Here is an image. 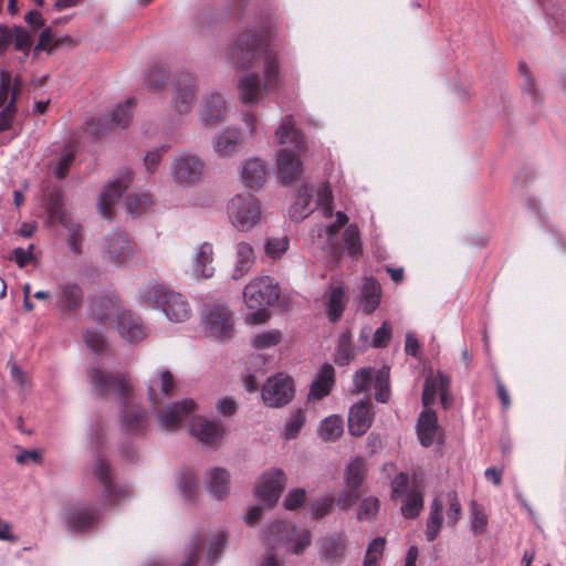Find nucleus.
<instances>
[{
    "mask_svg": "<svg viewBox=\"0 0 566 566\" xmlns=\"http://www.w3.org/2000/svg\"><path fill=\"white\" fill-rule=\"evenodd\" d=\"M311 533L307 530H296L287 522L275 521L263 534V541L272 547L284 545L294 554H301L311 544Z\"/></svg>",
    "mask_w": 566,
    "mask_h": 566,
    "instance_id": "10",
    "label": "nucleus"
},
{
    "mask_svg": "<svg viewBox=\"0 0 566 566\" xmlns=\"http://www.w3.org/2000/svg\"><path fill=\"white\" fill-rule=\"evenodd\" d=\"M101 254L107 263L125 269L130 266L135 260L137 247L126 232L114 230L103 238Z\"/></svg>",
    "mask_w": 566,
    "mask_h": 566,
    "instance_id": "8",
    "label": "nucleus"
},
{
    "mask_svg": "<svg viewBox=\"0 0 566 566\" xmlns=\"http://www.w3.org/2000/svg\"><path fill=\"white\" fill-rule=\"evenodd\" d=\"M132 180V170L124 169L108 181L101 192L97 202V209L102 217L107 220L113 218L115 207L120 201L123 193L127 190Z\"/></svg>",
    "mask_w": 566,
    "mask_h": 566,
    "instance_id": "14",
    "label": "nucleus"
},
{
    "mask_svg": "<svg viewBox=\"0 0 566 566\" xmlns=\"http://www.w3.org/2000/svg\"><path fill=\"white\" fill-rule=\"evenodd\" d=\"M88 380L98 395L115 394L125 397L128 384L123 375H113L98 366H92L87 371Z\"/></svg>",
    "mask_w": 566,
    "mask_h": 566,
    "instance_id": "18",
    "label": "nucleus"
},
{
    "mask_svg": "<svg viewBox=\"0 0 566 566\" xmlns=\"http://www.w3.org/2000/svg\"><path fill=\"white\" fill-rule=\"evenodd\" d=\"M439 433L438 419L434 411L424 409L420 412L417 422V436L423 447H430Z\"/></svg>",
    "mask_w": 566,
    "mask_h": 566,
    "instance_id": "33",
    "label": "nucleus"
},
{
    "mask_svg": "<svg viewBox=\"0 0 566 566\" xmlns=\"http://www.w3.org/2000/svg\"><path fill=\"white\" fill-rule=\"evenodd\" d=\"M201 328L209 338L228 340L234 335L233 313L222 302H208L201 313Z\"/></svg>",
    "mask_w": 566,
    "mask_h": 566,
    "instance_id": "7",
    "label": "nucleus"
},
{
    "mask_svg": "<svg viewBox=\"0 0 566 566\" xmlns=\"http://www.w3.org/2000/svg\"><path fill=\"white\" fill-rule=\"evenodd\" d=\"M275 27L273 19L263 20L258 27H248L228 48L227 57L239 69L252 67L263 54L264 81L254 72H247L238 80V97L242 104H258L282 85L279 55L270 48L276 34Z\"/></svg>",
    "mask_w": 566,
    "mask_h": 566,
    "instance_id": "2",
    "label": "nucleus"
},
{
    "mask_svg": "<svg viewBox=\"0 0 566 566\" xmlns=\"http://www.w3.org/2000/svg\"><path fill=\"white\" fill-rule=\"evenodd\" d=\"M91 469L93 475L103 486V501L105 505H119L132 497L129 485L113 479L111 467L103 454L97 453L95 455Z\"/></svg>",
    "mask_w": 566,
    "mask_h": 566,
    "instance_id": "9",
    "label": "nucleus"
},
{
    "mask_svg": "<svg viewBox=\"0 0 566 566\" xmlns=\"http://www.w3.org/2000/svg\"><path fill=\"white\" fill-rule=\"evenodd\" d=\"M268 177V167L264 160L259 157L249 158L240 169V179L244 187L252 190L260 189Z\"/></svg>",
    "mask_w": 566,
    "mask_h": 566,
    "instance_id": "28",
    "label": "nucleus"
},
{
    "mask_svg": "<svg viewBox=\"0 0 566 566\" xmlns=\"http://www.w3.org/2000/svg\"><path fill=\"white\" fill-rule=\"evenodd\" d=\"M227 216L235 230L248 232L261 223V203L249 192L238 193L228 201Z\"/></svg>",
    "mask_w": 566,
    "mask_h": 566,
    "instance_id": "6",
    "label": "nucleus"
},
{
    "mask_svg": "<svg viewBox=\"0 0 566 566\" xmlns=\"http://www.w3.org/2000/svg\"><path fill=\"white\" fill-rule=\"evenodd\" d=\"M444 500L448 504L447 518L448 524L453 526L460 520L461 505L454 491H449L444 495Z\"/></svg>",
    "mask_w": 566,
    "mask_h": 566,
    "instance_id": "55",
    "label": "nucleus"
},
{
    "mask_svg": "<svg viewBox=\"0 0 566 566\" xmlns=\"http://www.w3.org/2000/svg\"><path fill=\"white\" fill-rule=\"evenodd\" d=\"M304 422L305 416L303 411L300 409L294 411L285 423L284 438L287 440L295 438L302 429Z\"/></svg>",
    "mask_w": 566,
    "mask_h": 566,
    "instance_id": "56",
    "label": "nucleus"
},
{
    "mask_svg": "<svg viewBox=\"0 0 566 566\" xmlns=\"http://www.w3.org/2000/svg\"><path fill=\"white\" fill-rule=\"evenodd\" d=\"M318 437L327 442L337 440L343 433V420L337 415L323 419L318 427Z\"/></svg>",
    "mask_w": 566,
    "mask_h": 566,
    "instance_id": "43",
    "label": "nucleus"
},
{
    "mask_svg": "<svg viewBox=\"0 0 566 566\" xmlns=\"http://www.w3.org/2000/svg\"><path fill=\"white\" fill-rule=\"evenodd\" d=\"M281 340L282 334L280 331H264L252 337L251 346L255 349H268L276 346Z\"/></svg>",
    "mask_w": 566,
    "mask_h": 566,
    "instance_id": "49",
    "label": "nucleus"
},
{
    "mask_svg": "<svg viewBox=\"0 0 566 566\" xmlns=\"http://www.w3.org/2000/svg\"><path fill=\"white\" fill-rule=\"evenodd\" d=\"M290 239L286 235L270 237L264 242V252L272 260H277L287 251Z\"/></svg>",
    "mask_w": 566,
    "mask_h": 566,
    "instance_id": "48",
    "label": "nucleus"
},
{
    "mask_svg": "<svg viewBox=\"0 0 566 566\" xmlns=\"http://www.w3.org/2000/svg\"><path fill=\"white\" fill-rule=\"evenodd\" d=\"M123 431L127 433H142L147 427L145 411L133 401H127L120 409L119 415Z\"/></svg>",
    "mask_w": 566,
    "mask_h": 566,
    "instance_id": "30",
    "label": "nucleus"
},
{
    "mask_svg": "<svg viewBox=\"0 0 566 566\" xmlns=\"http://www.w3.org/2000/svg\"><path fill=\"white\" fill-rule=\"evenodd\" d=\"M450 386V379L442 374L436 376H428L424 380L422 391V403L427 409L436 400L437 394H439L444 387Z\"/></svg>",
    "mask_w": 566,
    "mask_h": 566,
    "instance_id": "39",
    "label": "nucleus"
},
{
    "mask_svg": "<svg viewBox=\"0 0 566 566\" xmlns=\"http://www.w3.org/2000/svg\"><path fill=\"white\" fill-rule=\"evenodd\" d=\"M365 478V463L361 459L350 460L346 467L345 483L347 489H358Z\"/></svg>",
    "mask_w": 566,
    "mask_h": 566,
    "instance_id": "44",
    "label": "nucleus"
},
{
    "mask_svg": "<svg viewBox=\"0 0 566 566\" xmlns=\"http://www.w3.org/2000/svg\"><path fill=\"white\" fill-rule=\"evenodd\" d=\"M370 401H358L352 406L348 412V430L353 436L364 434L371 426L374 412Z\"/></svg>",
    "mask_w": 566,
    "mask_h": 566,
    "instance_id": "29",
    "label": "nucleus"
},
{
    "mask_svg": "<svg viewBox=\"0 0 566 566\" xmlns=\"http://www.w3.org/2000/svg\"><path fill=\"white\" fill-rule=\"evenodd\" d=\"M442 509L443 503L439 497H436L430 506V513L427 520L426 537L427 541L432 542L439 535L442 527Z\"/></svg>",
    "mask_w": 566,
    "mask_h": 566,
    "instance_id": "40",
    "label": "nucleus"
},
{
    "mask_svg": "<svg viewBox=\"0 0 566 566\" xmlns=\"http://www.w3.org/2000/svg\"><path fill=\"white\" fill-rule=\"evenodd\" d=\"M224 543H226V536L222 532H219L212 536L210 544H209V549L207 553V562L208 563H214L219 558V556L224 547Z\"/></svg>",
    "mask_w": 566,
    "mask_h": 566,
    "instance_id": "62",
    "label": "nucleus"
},
{
    "mask_svg": "<svg viewBox=\"0 0 566 566\" xmlns=\"http://www.w3.org/2000/svg\"><path fill=\"white\" fill-rule=\"evenodd\" d=\"M280 297V289L277 283L270 276H260L252 280L243 290V301L245 305L255 310L245 316L249 325L264 323L269 318L265 311L268 306H272Z\"/></svg>",
    "mask_w": 566,
    "mask_h": 566,
    "instance_id": "5",
    "label": "nucleus"
},
{
    "mask_svg": "<svg viewBox=\"0 0 566 566\" xmlns=\"http://www.w3.org/2000/svg\"><path fill=\"white\" fill-rule=\"evenodd\" d=\"M151 198L147 193H132L126 199V210L129 214H139L151 205Z\"/></svg>",
    "mask_w": 566,
    "mask_h": 566,
    "instance_id": "52",
    "label": "nucleus"
},
{
    "mask_svg": "<svg viewBox=\"0 0 566 566\" xmlns=\"http://www.w3.org/2000/svg\"><path fill=\"white\" fill-rule=\"evenodd\" d=\"M229 482L230 474L223 468L216 467L206 472V489L216 500H222L229 494Z\"/></svg>",
    "mask_w": 566,
    "mask_h": 566,
    "instance_id": "32",
    "label": "nucleus"
},
{
    "mask_svg": "<svg viewBox=\"0 0 566 566\" xmlns=\"http://www.w3.org/2000/svg\"><path fill=\"white\" fill-rule=\"evenodd\" d=\"M172 94L170 107L176 115L182 116L191 112L197 94L195 76L186 71H178L171 78Z\"/></svg>",
    "mask_w": 566,
    "mask_h": 566,
    "instance_id": "12",
    "label": "nucleus"
},
{
    "mask_svg": "<svg viewBox=\"0 0 566 566\" xmlns=\"http://www.w3.org/2000/svg\"><path fill=\"white\" fill-rule=\"evenodd\" d=\"M83 300V292L75 283H67L61 285L59 295V306L63 310H75L80 307Z\"/></svg>",
    "mask_w": 566,
    "mask_h": 566,
    "instance_id": "41",
    "label": "nucleus"
},
{
    "mask_svg": "<svg viewBox=\"0 0 566 566\" xmlns=\"http://www.w3.org/2000/svg\"><path fill=\"white\" fill-rule=\"evenodd\" d=\"M167 150H168L167 146H161L159 148H154V149L149 150L145 155L144 165H145L147 172L154 174L157 170V168L161 161V157Z\"/></svg>",
    "mask_w": 566,
    "mask_h": 566,
    "instance_id": "61",
    "label": "nucleus"
},
{
    "mask_svg": "<svg viewBox=\"0 0 566 566\" xmlns=\"http://www.w3.org/2000/svg\"><path fill=\"white\" fill-rule=\"evenodd\" d=\"M203 172L201 158L192 153H181L174 157L170 174L174 181L181 186H191L199 181Z\"/></svg>",
    "mask_w": 566,
    "mask_h": 566,
    "instance_id": "16",
    "label": "nucleus"
},
{
    "mask_svg": "<svg viewBox=\"0 0 566 566\" xmlns=\"http://www.w3.org/2000/svg\"><path fill=\"white\" fill-rule=\"evenodd\" d=\"M377 369L367 367L355 373L354 387L357 391H368L374 386Z\"/></svg>",
    "mask_w": 566,
    "mask_h": 566,
    "instance_id": "54",
    "label": "nucleus"
},
{
    "mask_svg": "<svg viewBox=\"0 0 566 566\" xmlns=\"http://www.w3.org/2000/svg\"><path fill=\"white\" fill-rule=\"evenodd\" d=\"M423 507V496L420 491L411 490L403 496L401 513L406 518H415Z\"/></svg>",
    "mask_w": 566,
    "mask_h": 566,
    "instance_id": "45",
    "label": "nucleus"
},
{
    "mask_svg": "<svg viewBox=\"0 0 566 566\" xmlns=\"http://www.w3.org/2000/svg\"><path fill=\"white\" fill-rule=\"evenodd\" d=\"M379 509V501L376 497H366L361 501L358 510V520H369L374 517Z\"/></svg>",
    "mask_w": 566,
    "mask_h": 566,
    "instance_id": "63",
    "label": "nucleus"
},
{
    "mask_svg": "<svg viewBox=\"0 0 566 566\" xmlns=\"http://www.w3.org/2000/svg\"><path fill=\"white\" fill-rule=\"evenodd\" d=\"M176 380L170 370L157 369L147 381V391L153 407L157 410L159 426L163 430L172 431L195 409L191 399H184L168 403L160 409L161 403L170 397L176 389Z\"/></svg>",
    "mask_w": 566,
    "mask_h": 566,
    "instance_id": "3",
    "label": "nucleus"
},
{
    "mask_svg": "<svg viewBox=\"0 0 566 566\" xmlns=\"http://www.w3.org/2000/svg\"><path fill=\"white\" fill-rule=\"evenodd\" d=\"M206 543V538L201 534H196L191 537L187 548L186 559L179 566H195L198 562L199 554Z\"/></svg>",
    "mask_w": 566,
    "mask_h": 566,
    "instance_id": "53",
    "label": "nucleus"
},
{
    "mask_svg": "<svg viewBox=\"0 0 566 566\" xmlns=\"http://www.w3.org/2000/svg\"><path fill=\"white\" fill-rule=\"evenodd\" d=\"M8 367L12 380L19 386L20 390L22 392L29 391L31 389V380L28 375L13 360L8 361Z\"/></svg>",
    "mask_w": 566,
    "mask_h": 566,
    "instance_id": "58",
    "label": "nucleus"
},
{
    "mask_svg": "<svg viewBox=\"0 0 566 566\" xmlns=\"http://www.w3.org/2000/svg\"><path fill=\"white\" fill-rule=\"evenodd\" d=\"M243 142V132L238 127L228 126L213 135L211 146L218 158H232Z\"/></svg>",
    "mask_w": 566,
    "mask_h": 566,
    "instance_id": "21",
    "label": "nucleus"
},
{
    "mask_svg": "<svg viewBox=\"0 0 566 566\" xmlns=\"http://www.w3.org/2000/svg\"><path fill=\"white\" fill-rule=\"evenodd\" d=\"M49 214L52 220L57 221L67 231L66 243L70 251L75 255L82 254L84 240L82 226L62 208L57 200L51 201Z\"/></svg>",
    "mask_w": 566,
    "mask_h": 566,
    "instance_id": "17",
    "label": "nucleus"
},
{
    "mask_svg": "<svg viewBox=\"0 0 566 566\" xmlns=\"http://www.w3.org/2000/svg\"><path fill=\"white\" fill-rule=\"evenodd\" d=\"M471 526L474 533H483L488 518L484 514L482 507L476 504V502L471 503Z\"/></svg>",
    "mask_w": 566,
    "mask_h": 566,
    "instance_id": "60",
    "label": "nucleus"
},
{
    "mask_svg": "<svg viewBox=\"0 0 566 566\" xmlns=\"http://www.w3.org/2000/svg\"><path fill=\"white\" fill-rule=\"evenodd\" d=\"M92 313L101 325H106L116 318L118 334L129 343H138L148 335V329L139 316L128 310L120 311L114 296H97L93 298Z\"/></svg>",
    "mask_w": 566,
    "mask_h": 566,
    "instance_id": "4",
    "label": "nucleus"
},
{
    "mask_svg": "<svg viewBox=\"0 0 566 566\" xmlns=\"http://www.w3.org/2000/svg\"><path fill=\"white\" fill-rule=\"evenodd\" d=\"M190 432L201 444L217 446L226 431L219 421L195 416L190 421Z\"/></svg>",
    "mask_w": 566,
    "mask_h": 566,
    "instance_id": "24",
    "label": "nucleus"
},
{
    "mask_svg": "<svg viewBox=\"0 0 566 566\" xmlns=\"http://www.w3.org/2000/svg\"><path fill=\"white\" fill-rule=\"evenodd\" d=\"M354 357V352L350 343V335L348 332L342 333L334 354V360L339 366L349 364Z\"/></svg>",
    "mask_w": 566,
    "mask_h": 566,
    "instance_id": "47",
    "label": "nucleus"
},
{
    "mask_svg": "<svg viewBox=\"0 0 566 566\" xmlns=\"http://www.w3.org/2000/svg\"><path fill=\"white\" fill-rule=\"evenodd\" d=\"M213 245L202 242L195 249L191 258L190 274L196 280H208L214 275Z\"/></svg>",
    "mask_w": 566,
    "mask_h": 566,
    "instance_id": "25",
    "label": "nucleus"
},
{
    "mask_svg": "<svg viewBox=\"0 0 566 566\" xmlns=\"http://www.w3.org/2000/svg\"><path fill=\"white\" fill-rule=\"evenodd\" d=\"M324 304L329 322L336 323L339 321L346 305L344 286L332 284L324 294Z\"/></svg>",
    "mask_w": 566,
    "mask_h": 566,
    "instance_id": "34",
    "label": "nucleus"
},
{
    "mask_svg": "<svg viewBox=\"0 0 566 566\" xmlns=\"http://www.w3.org/2000/svg\"><path fill=\"white\" fill-rule=\"evenodd\" d=\"M133 99H126L124 103H119L116 107L103 117L86 122V132L92 134L94 137L104 136L112 129L125 128L128 126L133 115Z\"/></svg>",
    "mask_w": 566,
    "mask_h": 566,
    "instance_id": "13",
    "label": "nucleus"
},
{
    "mask_svg": "<svg viewBox=\"0 0 566 566\" xmlns=\"http://www.w3.org/2000/svg\"><path fill=\"white\" fill-rule=\"evenodd\" d=\"M86 346L96 355L105 356L108 352V340L99 327L86 328L83 334Z\"/></svg>",
    "mask_w": 566,
    "mask_h": 566,
    "instance_id": "42",
    "label": "nucleus"
},
{
    "mask_svg": "<svg viewBox=\"0 0 566 566\" xmlns=\"http://www.w3.org/2000/svg\"><path fill=\"white\" fill-rule=\"evenodd\" d=\"M375 399L378 402L385 403L389 399V368L384 366L377 369L375 374L374 386Z\"/></svg>",
    "mask_w": 566,
    "mask_h": 566,
    "instance_id": "46",
    "label": "nucleus"
},
{
    "mask_svg": "<svg viewBox=\"0 0 566 566\" xmlns=\"http://www.w3.org/2000/svg\"><path fill=\"white\" fill-rule=\"evenodd\" d=\"M381 289L373 277H366L360 289V306L366 314L373 313L380 303Z\"/></svg>",
    "mask_w": 566,
    "mask_h": 566,
    "instance_id": "37",
    "label": "nucleus"
},
{
    "mask_svg": "<svg viewBox=\"0 0 566 566\" xmlns=\"http://www.w3.org/2000/svg\"><path fill=\"white\" fill-rule=\"evenodd\" d=\"M145 84L154 91L164 90L167 84L166 70L161 65L151 66L145 76Z\"/></svg>",
    "mask_w": 566,
    "mask_h": 566,
    "instance_id": "51",
    "label": "nucleus"
},
{
    "mask_svg": "<svg viewBox=\"0 0 566 566\" xmlns=\"http://www.w3.org/2000/svg\"><path fill=\"white\" fill-rule=\"evenodd\" d=\"M64 526L72 533H84L92 530L99 520L98 511L85 501L65 504L61 510Z\"/></svg>",
    "mask_w": 566,
    "mask_h": 566,
    "instance_id": "11",
    "label": "nucleus"
},
{
    "mask_svg": "<svg viewBox=\"0 0 566 566\" xmlns=\"http://www.w3.org/2000/svg\"><path fill=\"white\" fill-rule=\"evenodd\" d=\"M518 71L523 75V82L521 84V88L524 94L530 95L531 99L534 104H542L543 96L535 86L533 80L531 78V75L528 73L527 65L523 62L518 64Z\"/></svg>",
    "mask_w": 566,
    "mask_h": 566,
    "instance_id": "50",
    "label": "nucleus"
},
{
    "mask_svg": "<svg viewBox=\"0 0 566 566\" xmlns=\"http://www.w3.org/2000/svg\"><path fill=\"white\" fill-rule=\"evenodd\" d=\"M286 484V475L281 469L264 472L254 488V494L272 507L279 501Z\"/></svg>",
    "mask_w": 566,
    "mask_h": 566,
    "instance_id": "19",
    "label": "nucleus"
},
{
    "mask_svg": "<svg viewBox=\"0 0 566 566\" xmlns=\"http://www.w3.org/2000/svg\"><path fill=\"white\" fill-rule=\"evenodd\" d=\"M293 396L294 381L283 373L269 377L261 390L263 402L271 408H280L287 405Z\"/></svg>",
    "mask_w": 566,
    "mask_h": 566,
    "instance_id": "15",
    "label": "nucleus"
},
{
    "mask_svg": "<svg viewBox=\"0 0 566 566\" xmlns=\"http://www.w3.org/2000/svg\"><path fill=\"white\" fill-rule=\"evenodd\" d=\"M15 93H12L10 102L4 106V108L0 112V133L9 129L11 127L13 117L15 115Z\"/></svg>",
    "mask_w": 566,
    "mask_h": 566,
    "instance_id": "64",
    "label": "nucleus"
},
{
    "mask_svg": "<svg viewBox=\"0 0 566 566\" xmlns=\"http://www.w3.org/2000/svg\"><path fill=\"white\" fill-rule=\"evenodd\" d=\"M170 290L164 283L149 281L138 289L137 300L144 306L160 310Z\"/></svg>",
    "mask_w": 566,
    "mask_h": 566,
    "instance_id": "31",
    "label": "nucleus"
},
{
    "mask_svg": "<svg viewBox=\"0 0 566 566\" xmlns=\"http://www.w3.org/2000/svg\"><path fill=\"white\" fill-rule=\"evenodd\" d=\"M160 311L171 323L187 322L192 315V310L187 297L174 290H170L168 293Z\"/></svg>",
    "mask_w": 566,
    "mask_h": 566,
    "instance_id": "26",
    "label": "nucleus"
},
{
    "mask_svg": "<svg viewBox=\"0 0 566 566\" xmlns=\"http://www.w3.org/2000/svg\"><path fill=\"white\" fill-rule=\"evenodd\" d=\"M306 501V492L302 488H295L290 490L284 500L283 506L289 511H294L304 505Z\"/></svg>",
    "mask_w": 566,
    "mask_h": 566,
    "instance_id": "57",
    "label": "nucleus"
},
{
    "mask_svg": "<svg viewBox=\"0 0 566 566\" xmlns=\"http://www.w3.org/2000/svg\"><path fill=\"white\" fill-rule=\"evenodd\" d=\"M227 102L221 93L207 92L202 95L199 106V122L203 127L210 128L226 118Z\"/></svg>",
    "mask_w": 566,
    "mask_h": 566,
    "instance_id": "20",
    "label": "nucleus"
},
{
    "mask_svg": "<svg viewBox=\"0 0 566 566\" xmlns=\"http://www.w3.org/2000/svg\"><path fill=\"white\" fill-rule=\"evenodd\" d=\"M319 560L327 566H339L346 557V542L339 534H331L317 542Z\"/></svg>",
    "mask_w": 566,
    "mask_h": 566,
    "instance_id": "23",
    "label": "nucleus"
},
{
    "mask_svg": "<svg viewBox=\"0 0 566 566\" xmlns=\"http://www.w3.org/2000/svg\"><path fill=\"white\" fill-rule=\"evenodd\" d=\"M315 210H319L325 219L331 220L326 223L317 224L310 233L312 250L317 258L334 264L339 261L343 248L352 258L361 253L359 230L356 224H348L345 228L342 245L339 232L347 223L348 218L344 212L337 211L335 219L332 220L334 217L333 195L327 184L318 186L303 184L296 191V197L289 209V214L292 220L298 222L307 218Z\"/></svg>",
    "mask_w": 566,
    "mask_h": 566,
    "instance_id": "1",
    "label": "nucleus"
},
{
    "mask_svg": "<svg viewBox=\"0 0 566 566\" xmlns=\"http://www.w3.org/2000/svg\"><path fill=\"white\" fill-rule=\"evenodd\" d=\"M304 151L289 147H283L277 151L276 168L284 185L294 182L301 176L303 171L301 156Z\"/></svg>",
    "mask_w": 566,
    "mask_h": 566,
    "instance_id": "22",
    "label": "nucleus"
},
{
    "mask_svg": "<svg viewBox=\"0 0 566 566\" xmlns=\"http://www.w3.org/2000/svg\"><path fill=\"white\" fill-rule=\"evenodd\" d=\"M176 485L179 493L186 501L195 499L199 490L198 478L189 468H185L178 472L176 476Z\"/></svg>",
    "mask_w": 566,
    "mask_h": 566,
    "instance_id": "38",
    "label": "nucleus"
},
{
    "mask_svg": "<svg viewBox=\"0 0 566 566\" xmlns=\"http://www.w3.org/2000/svg\"><path fill=\"white\" fill-rule=\"evenodd\" d=\"M335 384V370L331 364H324L317 371L316 377L314 378L311 390L310 398L319 400L327 396L333 386Z\"/></svg>",
    "mask_w": 566,
    "mask_h": 566,
    "instance_id": "35",
    "label": "nucleus"
},
{
    "mask_svg": "<svg viewBox=\"0 0 566 566\" xmlns=\"http://www.w3.org/2000/svg\"><path fill=\"white\" fill-rule=\"evenodd\" d=\"M255 261L254 250L247 241H240L235 244V262L232 277L239 280L243 277L252 268Z\"/></svg>",
    "mask_w": 566,
    "mask_h": 566,
    "instance_id": "36",
    "label": "nucleus"
},
{
    "mask_svg": "<svg viewBox=\"0 0 566 566\" xmlns=\"http://www.w3.org/2000/svg\"><path fill=\"white\" fill-rule=\"evenodd\" d=\"M275 142L283 147L290 149L305 150L306 144L302 132L295 126L293 116L287 115L282 118L279 127L274 133Z\"/></svg>",
    "mask_w": 566,
    "mask_h": 566,
    "instance_id": "27",
    "label": "nucleus"
},
{
    "mask_svg": "<svg viewBox=\"0 0 566 566\" xmlns=\"http://www.w3.org/2000/svg\"><path fill=\"white\" fill-rule=\"evenodd\" d=\"M334 506V499L324 496L316 499L311 504V513L313 518L319 520L331 513Z\"/></svg>",
    "mask_w": 566,
    "mask_h": 566,
    "instance_id": "59",
    "label": "nucleus"
}]
</instances>
